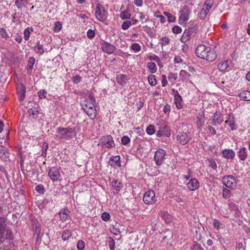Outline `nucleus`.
<instances>
[{
	"mask_svg": "<svg viewBox=\"0 0 250 250\" xmlns=\"http://www.w3.org/2000/svg\"><path fill=\"white\" fill-rule=\"evenodd\" d=\"M165 235H164L163 239L164 240H169L173 237V233L170 230H167L164 232Z\"/></svg>",
	"mask_w": 250,
	"mask_h": 250,
	"instance_id": "obj_33",
	"label": "nucleus"
},
{
	"mask_svg": "<svg viewBox=\"0 0 250 250\" xmlns=\"http://www.w3.org/2000/svg\"><path fill=\"white\" fill-rule=\"evenodd\" d=\"M9 157L8 149L2 146H0V158L5 159Z\"/></svg>",
	"mask_w": 250,
	"mask_h": 250,
	"instance_id": "obj_21",
	"label": "nucleus"
},
{
	"mask_svg": "<svg viewBox=\"0 0 250 250\" xmlns=\"http://www.w3.org/2000/svg\"><path fill=\"white\" fill-rule=\"evenodd\" d=\"M212 122L214 125H220L223 122V115L220 113L216 112L214 114Z\"/></svg>",
	"mask_w": 250,
	"mask_h": 250,
	"instance_id": "obj_17",
	"label": "nucleus"
},
{
	"mask_svg": "<svg viewBox=\"0 0 250 250\" xmlns=\"http://www.w3.org/2000/svg\"><path fill=\"white\" fill-rule=\"evenodd\" d=\"M231 192L229 189L224 188L223 191V197L225 199H228L230 197Z\"/></svg>",
	"mask_w": 250,
	"mask_h": 250,
	"instance_id": "obj_40",
	"label": "nucleus"
},
{
	"mask_svg": "<svg viewBox=\"0 0 250 250\" xmlns=\"http://www.w3.org/2000/svg\"><path fill=\"white\" fill-rule=\"evenodd\" d=\"M166 152L162 149H158L155 153L154 159L157 166L161 165L165 158Z\"/></svg>",
	"mask_w": 250,
	"mask_h": 250,
	"instance_id": "obj_8",
	"label": "nucleus"
},
{
	"mask_svg": "<svg viewBox=\"0 0 250 250\" xmlns=\"http://www.w3.org/2000/svg\"><path fill=\"white\" fill-rule=\"evenodd\" d=\"M239 96L241 99L245 101H250V91H244L240 93Z\"/></svg>",
	"mask_w": 250,
	"mask_h": 250,
	"instance_id": "obj_25",
	"label": "nucleus"
},
{
	"mask_svg": "<svg viewBox=\"0 0 250 250\" xmlns=\"http://www.w3.org/2000/svg\"><path fill=\"white\" fill-rule=\"evenodd\" d=\"M122 144L124 145H127L130 141V139L128 137H127V136H124L122 138Z\"/></svg>",
	"mask_w": 250,
	"mask_h": 250,
	"instance_id": "obj_58",
	"label": "nucleus"
},
{
	"mask_svg": "<svg viewBox=\"0 0 250 250\" xmlns=\"http://www.w3.org/2000/svg\"><path fill=\"white\" fill-rule=\"evenodd\" d=\"M82 107L84 111L95 107L94 104L93 102H89L84 101L82 104Z\"/></svg>",
	"mask_w": 250,
	"mask_h": 250,
	"instance_id": "obj_24",
	"label": "nucleus"
},
{
	"mask_svg": "<svg viewBox=\"0 0 250 250\" xmlns=\"http://www.w3.org/2000/svg\"><path fill=\"white\" fill-rule=\"evenodd\" d=\"M213 225L215 229L218 230L221 228V226L223 225L218 220L214 219L213 222Z\"/></svg>",
	"mask_w": 250,
	"mask_h": 250,
	"instance_id": "obj_44",
	"label": "nucleus"
},
{
	"mask_svg": "<svg viewBox=\"0 0 250 250\" xmlns=\"http://www.w3.org/2000/svg\"><path fill=\"white\" fill-rule=\"evenodd\" d=\"M5 230H0V245L4 242V233Z\"/></svg>",
	"mask_w": 250,
	"mask_h": 250,
	"instance_id": "obj_63",
	"label": "nucleus"
},
{
	"mask_svg": "<svg viewBox=\"0 0 250 250\" xmlns=\"http://www.w3.org/2000/svg\"><path fill=\"white\" fill-rule=\"evenodd\" d=\"M168 78L171 82L174 81L177 78V74L175 73H170L168 75Z\"/></svg>",
	"mask_w": 250,
	"mask_h": 250,
	"instance_id": "obj_59",
	"label": "nucleus"
},
{
	"mask_svg": "<svg viewBox=\"0 0 250 250\" xmlns=\"http://www.w3.org/2000/svg\"><path fill=\"white\" fill-rule=\"evenodd\" d=\"M84 111L87 113V115L91 119L93 120L96 117V110L95 107L90 108V109L86 110Z\"/></svg>",
	"mask_w": 250,
	"mask_h": 250,
	"instance_id": "obj_27",
	"label": "nucleus"
},
{
	"mask_svg": "<svg viewBox=\"0 0 250 250\" xmlns=\"http://www.w3.org/2000/svg\"><path fill=\"white\" fill-rule=\"evenodd\" d=\"M48 175L53 182H58L61 180L60 170L56 167L51 168L48 172Z\"/></svg>",
	"mask_w": 250,
	"mask_h": 250,
	"instance_id": "obj_9",
	"label": "nucleus"
},
{
	"mask_svg": "<svg viewBox=\"0 0 250 250\" xmlns=\"http://www.w3.org/2000/svg\"><path fill=\"white\" fill-rule=\"evenodd\" d=\"M196 33V28L195 27H190L186 29L181 38L182 42H186L189 40L191 37L194 36Z\"/></svg>",
	"mask_w": 250,
	"mask_h": 250,
	"instance_id": "obj_5",
	"label": "nucleus"
},
{
	"mask_svg": "<svg viewBox=\"0 0 250 250\" xmlns=\"http://www.w3.org/2000/svg\"><path fill=\"white\" fill-rule=\"evenodd\" d=\"M115 244L114 240L112 238L109 237L108 240V245L110 250H114Z\"/></svg>",
	"mask_w": 250,
	"mask_h": 250,
	"instance_id": "obj_42",
	"label": "nucleus"
},
{
	"mask_svg": "<svg viewBox=\"0 0 250 250\" xmlns=\"http://www.w3.org/2000/svg\"><path fill=\"white\" fill-rule=\"evenodd\" d=\"M223 184L227 188L234 189L236 187V181L234 177L231 175H226L223 177Z\"/></svg>",
	"mask_w": 250,
	"mask_h": 250,
	"instance_id": "obj_4",
	"label": "nucleus"
},
{
	"mask_svg": "<svg viewBox=\"0 0 250 250\" xmlns=\"http://www.w3.org/2000/svg\"><path fill=\"white\" fill-rule=\"evenodd\" d=\"M46 93V92L44 90H41L38 92V96L40 98H45V94Z\"/></svg>",
	"mask_w": 250,
	"mask_h": 250,
	"instance_id": "obj_61",
	"label": "nucleus"
},
{
	"mask_svg": "<svg viewBox=\"0 0 250 250\" xmlns=\"http://www.w3.org/2000/svg\"><path fill=\"white\" fill-rule=\"evenodd\" d=\"M131 25V22L129 21H125L122 24V27L124 30L127 29Z\"/></svg>",
	"mask_w": 250,
	"mask_h": 250,
	"instance_id": "obj_48",
	"label": "nucleus"
},
{
	"mask_svg": "<svg viewBox=\"0 0 250 250\" xmlns=\"http://www.w3.org/2000/svg\"><path fill=\"white\" fill-rule=\"evenodd\" d=\"M34 50L40 55H42L44 52L42 45L40 44L39 42H38L37 45L34 47Z\"/></svg>",
	"mask_w": 250,
	"mask_h": 250,
	"instance_id": "obj_32",
	"label": "nucleus"
},
{
	"mask_svg": "<svg viewBox=\"0 0 250 250\" xmlns=\"http://www.w3.org/2000/svg\"><path fill=\"white\" fill-rule=\"evenodd\" d=\"M189 11L187 6H185L181 11L180 21L182 23L187 22L188 20Z\"/></svg>",
	"mask_w": 250,
	"mask_h": 250,
	"instance_id": "obj_14",
	"label": "nucleus"
},
{
	"mask_svg": "<svg viewBox=\"0 0 250 250\" xmlns=\"http://www.w3.org/2000/svg\"><path fill=\"white\" fill-rule=\"evenodd\" d=\"M190 75L186 71L182 70L180 72V77L182 78V80H188L190 77Z\"/></svg>",
	"mask_w": 250,
	"mask_h": 250,
	"instance_id": "obj_34",
	"label": "nucleus"
},
{
	"mask_svg": "<svg viewBox=\"0 0 250 250\" xmlns=\"http://www.w3.org/2000/svg\"><path fill=\"white\" fill-rule=\"evenodd\" d=\"M6 219L4 217H0V230H5L6 229Z\"/></svg>",
	"mask_w": 250,
	"mask_h": 250,
	"instance_id": "obj_39",
	"label": "nucleus"
},
{
	"mask_svg": "<svg viewBox=\"0 0 250 250\" xmlns=\"http://www.w3.org/2000/svg\"><path fill=\"white\" fill-rule=\"evenodd\" d=\"M213 3L212 0H207L200 12V17L201 19H204L208 14Z\"/></svg>",
	"mask_w": 250,
	"mask_h": 250,
	"instance_id": "obj_10",
	"label": "nucleus"
},
{
	"mask_svg": "<svg viewBox=\"0 0 250 250\" xmlns=\"http://www.w3.org/2000/svg\"><path fill=\"white\" fill-rule=\"evenodd\" d=\"M24 39L26 41L28 40L30 36V32L27 29L24 30Z\"/></svg>",
	"mask_w": 250,
	"mask_h": 250,
	"instance_id": "obj_64",
	"label": "nucleus"
},
{
	"mask_svg": "<svg viewBox=\"0 0 250 250\" xmlns=\"http://www.w3.org/2000/svg\"><path fill=\"white\" fill-rule=\"evenodd\" d=\"M239 156L241 160H245L247 158V153L246 148L243 147L239 150Z\"/></svg>",
	"mask_w": 250,
	"mask_h": 250,
	"instance_id": "obj_31",
	"label": "nucleus"
},
{
	"mask_svg": "<svg viewBox=\"0 0 250 250\" xmlns=\"http://www.w3.org/2000/svg\"><path fill=\"white\" fill-rule=\"evenodd\" d=\"M68 210L66 209L60 212V217L62 221H66L69 218L70 216L68 214Z\"/></svg>",
	"mask_w": 250,
	"mask_h": 250,
	"instance_id": "obj_26",
	"label": "nucleus"
},
{
	"mask_svg": "<svg viewBox=\"0 0 250 250\" xmlns=\"http://www.w3.org/2000/svg\"><path fill=\"white\" fill-rule=\"evenodd\" d=\"M120 156H116L114 157L113 158L110 159V160L111 161H114L115 164L117 166L120 167L121 166V163H120Z\"/></svg>",
	"mask_w": 250,
	"mask_h": 250,
	"instance_id": "obj_57",
	"label": "nucleus"
},
{
	"mask_svg": "<svg viewBox=\"0 0 250 250\" xmlns=\"http://www.w3.org/2000/svg\"><path fill=\"white\" fill-rule=\"evenodd\" d=\"M113 186L116 188V190H119V189L122 187V184L117 181L112 182Z\"/></svg>",
	"mask_w": 250,
	"mask_h": 250,
	"instance_id": "obj_51",
	"label": "nucleus"
},
{
	"mask_svg": "<svg viewBox=\"0 0 250 250\" xmlns=\"http://www.w3.org/2000/svg\"><path fill=\"white\" fill-rule=\"evenodd\" d=\"M161 215L167 223H170L172 219V215L167 212L161 211Z\"/></svg>",
	"mask_w": 250,
	"mask_h": 250,
	"instance_id": "obj_23",
	"label": "nucleus"
},
{
	"mask_svg": "<svg viewBox=\"0 0 250 250\" xmlns=\"http://www.w3.org/2000/svg\"><path fill=\"white\" fill-rule=\"evenodd\" d=\"M28 112L30 116H33V117H37L39 112L36 108H30Z\"/></svg>",
	"mask_w": 250,
	"mask_h": 250,
	"instance_id": "obj_38",
	"label": "nucleus"
},
{
	"mask_svg": "<svg viewBox=\"0 0 250 250\" xmlns=\"http://www.w3.org/2000/svg\"><path fill=\"white\" fill-rule=\"evenodd\" d=\"M102 47L103 51L107 54L112 53L116 49V47L114 45L107 42L103 43Z\"/></svg>",
	"mask_w": 250,
	"mask_h": 250,
	"instance_id": "obj_15",
	"label": "nucleus"
},
{
	"mask_svg": "<svg viewBox=\"0 0 250 250\" xmlns=\"http://www.w3.org/2000/svg\"><path fill=\"white\" fill-rule=\"evenodd\" d=\"M35 62V59L33 57H30L27 65V72L30 73Z\"/></svg>",
	"mask_w": 250,
	"mask_h": 250,
	"instance_id": "obj_28",
	"label": "nucleus"
},
{
	"mask_svg": "<svg viewBox=\"0 0 250 250\" xmlns=\"http://www.w3.org/2000/svg\"><path fill=\"white\" fill-rule=\"evenodd\" d=\"M95 36V33L94 30L89 29L87 32V36L89 39H92Z\"/></svg>",
	"mask_w": 250,
	"mask_h": 250,
	"instance_id": "obj_55",
	"label": "nucleus"
},
{
	"mask_svg": "<svg viewBox=\"0 0 250 250\" xmlns=\"http://www.w3.org/2000/svg\"><path fill=\"white\" fill-rule=\"evenodd\" d=\"M76 135L75 129L72 128H58L57 136L60 139H71Z\"/></svg>",
	"mask_w": 250,
	"mask_h": 250,
	"instance_id": "obj_1",
	"label": "nucleus"
},
{
	"mask_svg": "<svg viewBox=\"0 0 250 250\" xmlns=\"http://www.w3.org/2000/svg\"><path fill=\"white\" fill-rule=\"evenodd\" d=\"M36 189L39 192L42 193L44 191V187L42 185H39L36 187Z\"/></svg>",
	"mask_w": 250,
	"mask_h": 250,
	"instance_id": "obj_62",
	"label": "nucleus"
},
{
	"mask_svg": "<svg viewBox=\"0 0 250 250\" xmlns=\"http://www.w3.org/2000/svg\"><path fill=\"white\" fill-rule=\"evenodd\" d=\"M169 42V39L167 37H164L161 39L162 46L167 44Z\"/></svg>",
	"mask_w": 250,
	"mask_h": 250,
	"instance_id": "obj_52",
	"label": "nucleus"
},
{
	"mask_svg": "<svg viewBox=\"0 0 250 250\" xmlns=\"http://www.w3.org/2000/svg\"><path fill=\"white\" fill-rule=\"evenodd\" d=\"M116 81L120 85H124L126 83L127 77L123 74L118 75L116 77Z\"/></svg>",
	"mask_w": 250,
	"mask_h": 250,
	"instance_id": "obj_22",
	"label": "nucleus"
},
{
	"mask_svg": "<svg viewBox=\"0 0 250 250\" xmlns=\"http://www.w3.org/2000/svg\"><path fill=\"white\" fill-rule=\"evenodd\" d=\"M207 54L206 55L204 59L208 61H213L217 57V54L214 50L211 49L210 48V50L209 51H208Z\"/></svg>",
	"mask_w": 250,
	"mask_h": 250,
	"instance_id": "obj_18",
	"label": "nucleus"
},
{
	"mask_svg": "<svg viewBox=\"0 0 250 250\" xmlns=\"http://www.w3.org/2000/svg\"><path fill=\"white\" fill-rule=\"evenodd\" d=\"M101 145L103 147L106 148L112 147L114 146V141L112 140V138L111 136H107L104 137L101 139Z\"/></svg>",
	"mask_w": 250,
	"mask_h": 250,
	"instance_id": "obj_12",
	"label": "nucleus"
},
{
	"mask_svg": "<svg viewBox=\"0 0 250 250\" xmlns=\"http://www.w3.org/2000/svg\"><path fill=\"white\" fill-rule=\"evenodd\" d=\"M164 15L167 17V20L169 22H173L175 21V18L171 14L167 12H164Z\"/></svg>",
	"mask_w": 250,
	"mask_h": 250,
	"instance_id": "obj_43",
	"label": "nucleus"
},
{
	"mask_svg": "<svg viewBox=\"0 0 250 250\" xmlns=\"http://www.w3.org/2000/svg\"><path fill=\"white\" fill-rule=\"evenodd\" d=\"M143 201L146 204H152L156 201L155 194L153 190H150L146 192L143 197Z\"/></svg>",
	"mask_w": 250,
	"mask_h": 250,
	"instance_id": "obj_6",
	"label": "nucleus"
},
{
	"mask_svg": "<svg viewBox=\"0 0 250 250\" xmlns=\"http://www.w3.org/2000/svg\"><path fill=\"white\" fill-rule=\"evenodd\" d=\"M106 11L104 6L100 3L96 6L95 15L96 18L100 21H104L105 20Z\"/></svg>",
	"mask_w": 250,
	"mask_h": 250,
	"instance_id": "obj_3",
	"label": "nucleus"
},
{
	"mask_svg": "<svg viewBox=\"0 0 250 250\" xmlns=\"http://www.w3.org/2000/svg\"><path fill=\"white\" fill-rule=\"evenodd\" d=\"M172 94L174 95V103L176 104V107L179 109L182 108L183 104H182V97L180 95L178 92L174 89H172Z\"/></svg>",
	"mask_w": 250,
	"mask_h": 250,
	"instance_id": "obj_13",
	"label": "nucleus"
},
{
	"mask_svg": "<svg viewBox=\"0 0 250 250\" xmlns=\"http://www.w3.org/2000/svg\"><path fill=\"white\" fill-rule=\"evenodd\" d=\"M148 81L151 86H155L157 84V81L154 75H149L148 77Z\"/></svg>",
	"mask_w": 250,
	"mask_h": 250,
	"instance_id": "obj_35",
	"label": "nucleus"
},
{
	"mask_svg": "<svg viewBox=\"0 0 250 250\" xmlns=\"http://www.w3.org/2000/svg\"><path fill=\"white\" fill-rule=\"evenodd\" d=\"M229 66V62L227 61L224 62H220L218 65V68L220 71H225Z\"/></svg>",
	"mask_w": 250,
	"mask_h": 250,
	"instance_id": "obj_30",
	"label": "nucleus"
},
{
	"mask_svg": "<svg viewBox=\"0 0 250 250\" xmlns=\"http://www.w3.org/2000/svg\"><path fill=\"white\" fill-rule=\"evenodd\" d=\"M62 26V25L60 21L56 22L54 26V31L59 32L61 29Z\"/></svg>",
	"mask_w": 250,
	"mask_h": 250,
	"instance_id": "obj_56",
	"label": "nucleus"
},
{
	"mask_svg": "<svg viewBox=\"0 0 250 250\" xmlns=\"http://www.w3.org/2000/svg\"><path fill=\"white\" fill-rule=\"evenodd\" d=\"M28 0H15V5L18 9H21L23 7H25Z\"/></svg>",
	"mask_w": 250,
	"mask_h": 250,
	"instance_id": "obj_29",
	"label": "nucleus"
},
{
	"mask_svg": "<svg viewBox=\"0 0 250 250\" xmlns=\"http://www.w3.org/2000/svg\"><path fill=\"white\" fill-rule=\"evenodd\" d=\"M187 186L190 190L193 191L198 188L199 183L196 179L193 178L189 180L187 184Z\"/></svg>",
	"mask_w": 250,
	"mask_h": 250,
	"instance_id": "obj_16",
	"label": "nucleus"
},
{
	"mask_svg": "<svg viewBox=\"0 0 250 250\" xmlns=\"http://www.w3.org/2000/svg\"><path fill=\"white\" fill-rule=\"evenodd\" d=\"M84 247L85 243L84 242V241H83L82 240H80L78 241L77 247L79 250H83V249H84Z\"/></svg>",
	"mask_w": 250,
	"mask_h": 250,
	"instance_id": "obj_45",
	"label": "nucleus"
},
{
	"mask_svg": "<svg viewBox=\"0 0 250 250\" xmlns=\"http://www.w3.org/2000/svg\"><path fill=\"white\" fill-rule=\"evenodd\" d=\"M147 67L151 73H155L156 70V65L154 62H149L147 63Z\"/></svg>",
	"mask_w": 250,
	"mask_h": 250,
	"instance_id": "obj_36",
	"label": "nucleus"
},
{
	"mask_svg": "<svg viewBox=\"0 0 250 250\" xmlns=\"http://www.w3.org/2000/svg\"><path fill=\"white\" fill-rule=\"evenodd\" d=\"M110 216L109 214L105 212L103 213L101 216L102 219L104 221H108L110 219Z\"/></svg>",
	"mask_w": 250,
	"mask_h": 250,
	"instance_id": "obj_53",
	"label": "nucleus"
},
{
	"mask_svg": "<svg viewBox=\"0 0 250 250\" xmlns=\"http://www.w3.org/2000/svg\"><path fill=\"white\" fill-rule=\"evenodd\" d=\"M157 125H159V130L157 133V136H169L170 135L169 127L167 125L164 120H162L160 124Z\"/></svg>",
	"mask_w": 250,
	"mask_h": 250,
	"instance_id": "obj_2",
	"label": "nucleus"
},
{
	"mask_svg": "<svg viewBox=\"0 0 250 250\" xmlns=\"http://www.w3.org/2000/svg\"><path fill=\"white\" fill-rule=\"evenodd\" d=\"M210 50V47H207L205 45L200 44L197 47L195 53L198 57L204 59L206 55L207 54L208 51H209Z\"/></svg>",
	"mask_w": 250,
	"mask_h": 250,
	"instance_id": "obj_7",
	"label": "nucleus"
},
{
	"mask_svg": "<svg viewBox=\"0 0 250 250\" xmlns=\"http://www.w3.org/2000/svg\"><path fill=\"white\" fill-rule=\"evenodd\" d=\"M190 139V136L186 132H179L177 135V140L182 145L188 143Z\"/></svg>",
	"mask_w": 250,
	"mask_h": 250,
	"instance_id": "obj_11",
	"label": "nucleus"
},
{
	"mask_svg": "<svg viewBox=\"0 0 250 250\" xmlns=\"http://www.w3.org/2000/svg\"><path fill=\"white\" fill-rule=\"evenodd\" d=\"M146 131L147 134L152 135L155 133L154 126L153 125H149L146 128Z\"/></svg>",
	"mask_w": 250,
	"mask_h": 250,
	"instance_id": "obj_46",
	"label": "nucleus"
},
{
	"mask_svg": "<svg viewBox=\"0 0 250 250\" xmlns=\"http://www.w3.org/2000/svg\"><path fill=\"white\" fill-rule=\"evenodd\" d=\"M130 14L127 11H123L121 13V17L123 20L130 19Z\"/></svg>",
	"mask_w": 250,
	"mask_h": 250,
	"instance_id": "obj_47",
	"label": "nucleus"
},
{
	"mask_svg": "<svg viewBox=\"0 0 250 250\" xmlns=\"http://www.w3.org/2000/svg\"><path fill=\"white\" fill-rule=\"evenodd\" d=\"M25 87L23 84L20 85L17 87V92L19 95V100L22 101L24 99L25 94Z\"/></svg>",
	"mask_w": 250,
	"mask_h": 250,
	"instance_id": "obj_19",
	"label": "nucleus"
},
{
	"mask_svg": "<svg viewBox=\"0 0 250 250\" xmlns=\"http://www.w3.org/2000/svg\"><path fill=\"white\" fill-rule=\"evenodd\" d=\"M81 80V77L79 75H76L73 78V82L74 83H79Z\"/></svg>",
	"mask_w": 250,
	"mask_h": 250,
	"instance_id": "obj_60",
	"label": "nucleus"
},
{
	"mask_svg": "<svg viewBox=\"0 0 250 250\" xmlns=\"http://www.w3.org/2000/svg\"><path fill=\"white\" fill-rule=\"evenodd\" d=\"M0 34L3 38L7 39L8 38V35L4 28L0 29Z\"/></svg>",
	"mask_w": 250,
	"mask_h": 250,
	"instance_id": "obj_50",
	"label": "nucleus"
},
{
	"mask_svg": "<svg viewBox=\"0 0 250 250\" xmlns=\"http://www.w3.org/2000/svg\"><path fill=\"white\" fill-rule=\"evenodd\" d=\"M172 31L175 34H179L182 32V29L180 26L175 25L173 27Z\"/></svg>",
	"mask_w": 250,
	"mask_h": 250,
	"instance_id": "obj_54",
	"label": "nucleus"
},
{
	"mask_svg": "<svg viewBox=\"0 0 250 250\" xmlns=\"http://www.w3.org/2000/svg\"><path fill=\"white\" fill-rule=\"evenodd\" d=\"M131 49L136 52H139L141 50L140 45L137 43H134L131 46Z\"/></svg>",
	"mask_w": 250,
	"mask_h": 250,
	"instance_id": "obj_49",
	"label": "nucleus"
},
{
	"mask_svg": "<svg viewBox=\"0 0 250 250\" xmlns=\"http://www.w3.org/2000/svg\"><path fill=\"white\" fill-rule=\"evenodd\" d=\"M225 123L228 124L232 130L237 128V125L233 120H227Z\"/></svg>",
	"mask_w": 250,
	"mask_h": 250,
	"instance_id": "obj_41",
	"label": "nucleus"
},
{
	"mask_svg": "<svg viewBox=\"0 0 250 250\" xmlns=\"http://www.w3.org/2000/svg\"><path fill=\"white\" fill-rule=\"evenodd\" d=\"M222 154L224 157L228 159H233L235 156L234 152L231 149L224 150Z\"/></svg>",
	"mask_w": 250,
	"mask_h": 250,
	"instance_id": "obj_20",
	"label": "nucleus"
},
{
	"mask_svg": "<svg viewBox=\"0 0 250 250\" xmlns=\"http://www.w3.org/2000/svg\"><path fill=\"white\" fill-rule=\"evenodd\" d=\"M71 236V232L69 230H65L62 233V237L63 240H67Z\"/></svg>",
	"mask_w": 250,
	"mask_h": 250,
	"instance_id": "obj_37",
	"label": "nucleus"
}]
</instances>
